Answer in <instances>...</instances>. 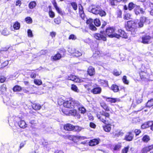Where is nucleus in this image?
Returning <instances> with one entry per match:
<instances>
[{
    "label": "nucleus",
    "mask_w": 153,
    "mask_h": 153,
    "mask_svg": "<svg viewBox=\"0 0 153 153\" xmlns=\"http://www.w3.org/2000/svg\"><path fill=\"white\" fill-rule=\"evenodd\" d=\"M63 104L64 107L67 108H72L76 107L78 108V110L81 113L84 114L86 112L85 109L82 106L81 103L78 101L73 99L64 102Z\"/></svg>",
    "instance_id": "f257e3e1"
},
{
    "label": "nucleus",
    "mask_w": 153,
    "mask_h": 153,
    "mask_svg": "<svg viewBox=\"0 0 153 153\" xmlns=\"http://www.w3.org/2000/svg\"><path fill=\"white\" fill-rule=\"evenodd\" d=\"M89 12L95 15L99 14L101 17L105 16L106 15L105 12L101 9L98 5H92L88 9Z\"/></svg>",
    "instance_id": "f03ea898"
},
{
    "label": "nucleus",
    "mask_w": 153,
    "mask_h": 153,
    "mask_svg": "<svg viewBox=\"0 0 153 153\" xmlns=\"http://www.w3.org/2000/svg\"><path fill=\"white\" fill-rule=\"evenodd\" d=\"M8 121H10V123L13 122L14 124L15 125V123H18L19 126L21 128H24L27 126V124L24 120H21L20 117L13 116L9 118Z\"/></svg>",
    "instance_id": "7ed1b4c3"
},
{
    "label": "nucleus",
    "mask_w": 153,
    "mask_h": 153,
    "mask_svg": "<svg viewBox=\"0 0 153 153\" xmlns=\"http://www.w3.org/2000/svg\"><path fill=\"white\" fill-rule=\"evenodd\" d=\"M97 117L101 121L105 124L110 123V114L104 111L101 112L97 114Z\"/></svg>",
    "instance_id": "20e7f679"
},
{
    "label": "nucleus",
    "mask_w": 153,
    "mask_h": 153,
    "mask_svg": "<svg viewBox=\"0 0 153 153\" xmlns=\"http://www.w3.org/2000/svg\"><path fill=\"white\" fill-rule=\"evenodd\" d=\"M137 23V22L133 21H128L126 26V30L131 32V34L134 35L136 30Z\"/></svg>",
    "instance_id": "39448f33"
},
{
    "label": "nucleus",
    "mask_w": 153,
    "mask_h": 153,
    "mask_svg": "<svg viewBox=\"0 0 153 153\" xmlns=\"http://www.w3.org/2000/svg\"><path fill=\"white\" fill-rule=\"evenodd\" d=\"M94 38L98 40H102L104 41L106 40V34L104 31H101L100 33H96L94 34Z\"/></svg>",
    "instance_id": "423d86ee"
},
{
    "label": "nucleus",
    "mask_w": 153,
    "mask_h": 153,
    "mask_svg": "<svg viewBox=\"0 0 153 153\" xmlns=\"http://www.w3.org/2000/svg\"><path fill=\"white\" fill-rule=\"evenodd\" d=\"M141 42L144 44H148L152 42V38L149 35H145L141 37Z\"/></svg>",
    "instance_id": "0eeeda50"
},
{
    "label": "nucleus",
    "mask_w": 153,
    "mask_h": 153,
    "mask_svg": "<svg viewBox=\"0 0 153 153\" xmlns=\"http://www.w3.org/2000/svg\"><path fill=\"white\" fill-rule=\"evenodd\" d=\"M115 31V29L113 27H109L107 28L105 31L106 35L111 38L115 37V35L116 33H114Z\"/></svg>",
    "instance_id": "6e6552de"
},
{
    "label": "nucleus",
    "mask_w": 153,
    "mask_h": 153,
    "mask_svg": "<svg viewBox=\"0 0 153 153\" xmlns=\"http://www.w3.org/2000/svg\"><path fill=\"white\" fill-rule=\"evenodd\" d=\"M118 33L119 34L116 33L115 35V37L119 38L120 37H121L125 38H127V36L126 34L123 30H122L121 29L119 30Z\"/></svg>",
    "instance_id": "1a4fd4ad"
},
{
    "label": "nucleus",
    "mask_w": 153,
    "mask_h": 153,
    "mask_svg": "<svg viewBox=\"0 0 153 153\" xmlns=\"http://www.w3.org/2000/svg\"><path fill=\"white\" fill-rule=\"evenodd\" d=\"M134 136V134L131 132H129L126 135L124 139L127 141H131L133 139Z\"/></svg>",
    "instance_id": "9d476101"
},
{
    "label": "nucleus",
    "mask_w": 153,
    "mask_h": 153,
    "mask_svg": "<svg viewBox=\"0 0 153 153\" xmlns=\"http://www.w3.org/2000/svg\"><path fill=\"white\" fill-rule=\"evenodd\" d=\"M146 18L144 17H141L139 21H136L135 22H137L138 25L139 27H143L144 23L146 21Z\"/></svg>",
    "instance_id": "9b49d317"
},
{
    "label": "nucleus",
    "mask_w": 153,
    "mask_h": 153,
    "mask_svg": "<svg viewBox=\"0 0 153 153\" xmlns=\"http://www.w3.org/2000/svg\"><path fill=\"white\" fill-rule=\"evenodd\" d=\"M66 79H67L73 81L75 82H79L80 80L77 77L75 76L70 74L66 77Z\"/></svg>",
    "instance_id": "f8f14e48"
},
{
    "label": "nucleus",
    "mask_w": 153,
    "mask_h": 153,
    "mask_svg": "<svg viewBox=\"0 0 153 153\" xmlns=\"http://www.w3.org/2000/svg\"><path fill=\"white\" fill-rule=\"evenodd\" d=\"M102 91L101 88L99 87L94 88L91 91V92L94 94H100Z\"/></svg>",
    "instance_id": "ddd939ff"
},
{
    "label": "nucleus",
    "mask_w": 153,
    "mask_h": 153,
    "mask_svg": "<svg viewBox=\"0 0 153 153\" xmlns=\"http://www.w3.org/2000/svg\"><path fill=\"white\" fill-rule=\"evenodd\" d=\"M153 149V145H151L144 148L141 150V153H147Z\"/></svg>",
    "instance_id": "4468645a"
},
{
    "label": "nucleus",
    "mask_w": 153,
    "mask_h": 153,
    "mask_svg": "<svg viewBox=\"0 0 153 153\" xmlns=\"http://www.w3.org/2000/svg\"><path fill=\"white\" fill-rule=\"evenodd\" d=\"M134 12L135 14L137 15L139 14L140 13H143L144 11L143 8H141L139 6H137L134 9Z\"/></svg>",
    "instance_id": "2eb2a0df"
},
{
    "label": "nucleus",
    "mask_w": 153,
    "mask_h": 153,
    "mask_svg": "<svg viewBox=\"0 0 153 153\" xmlns=\"http://www.w3.org/2000/svg\"><path fill=\"white\" fill-rule=\"evenodd\" d=\"M74 126L70 124H67L64 126V129L67 131H71L73 130Z\"/></svg>",
    "instance_id": "dca6fc26"
},
{
    "label": "nucleus",
    "mask_w": 153,
    "mask_h": 153,
    "mask_svg": "<svg viewBox=\"0 0 153 153\" xmlns=\"http://www.w3.org/2000/svg\"><path fill=\"white\" fill-rule=\"evenodd\" d=\"M87 71L88 74L91 76L94 75L95 73L94 69L92 66L88 68Z\"/></svg>",
    "instance_id": "f3484780"
},
{
    "label": "nucleus",
    "mask_w": 153,
    "mask_h": 153,
    "mask_svg": "<svg viewBox=\"0 0 153 153\" xmlns=\"http://www.w3.org/2000/svg\"><path fill=\"white\" fill-rule=\"evenodd\" d=\"M102 97L104 99H106V100L107 101L110 102L111 103H115L117 101V99L116 98L107 97L104 96H102Z\"/></svg>",
    "instance_id": "a211bd4d"
},
{
    "label": "nucleus",
    "mask_w": 153,
    "mask_h": 153,
    "mask_svg": "<svg viewBox=\"0 0 153 153\" xmlns=\"http://www.w3.org/2000/svg\"><path fill=\"white\" fill-rule=\"evenodd\" d=\"M98 143L99 141L96 139H93L89 142V145L91 146H94L98 144Z\"/></svg>",
    "instance_id": "6ab92c4d"
},
{
    "label": "nucleus",
    "mask_w": 153,
    "mask_h": 153,
    "mask_svg": "<svg viewBox=\"0 0 153 153\" xmlns=\"http://www.w3.org/2000/svg\"><path fill=\"white\" fill-rule=\"evenodd\" d=\"M111 125L110 124H107L103 126V129L105 131L109 132L111 129Z\"/></svg>",
    "instance_id": "aec40b11"
},
{
    "label": "nucleus",
    "mask_w": 153,
    "mask_h": 153,
    "mask_svg": "<svg viewBox=\"0 0 153 153\" xmlns=\"http://www.w3.org/2000/svg\"><path fill=\"white\" fill-rule=\"evenodd\" d=\"M122 0H110V3L112 6H115L117 5L118 2H120Z\"/></svg>",
    "instance_id": "412c9836"
},
{
    "label": "nucleus",
    "mask_w": 153,
    "mask_h": 153,
    "mask_svg": "<svg viewBox=\"0 0 153 153\" xmlns=\"http://www.w3.org/2000/svg\"><path fill=\"white\" fill-rule=\"evenodd\" d=\"M111 89L114 92H117L119 90L118 87L115 85H113L111 87Z\"/></svg>",
    "instance_id": "4be33fe9"
},
{
    "label": "nucleus",
    "mask_w": 153,
    "mask_h": 153,
    "mask_svg": "<svg viewBox=\"0 0 153 153\" xmlns=\"http://www.w3.org/2000/svg\"><path fill=\"white\" fill-rule=\"evenodd\" d=\"M99 82L100 84L104 87H107L108 85V81L105 80H100Z\"/></svg>",
    "instance_id": "5701e85b"
},
{
    "label": "nucleus",
    "mask_w": 153,
    "mask_h": 153,
    "mask_svg": "<svg viewBox=\"0 0 153 153\" xmlns=\"http://www.w3.org/2000/svg\"><path fill=\"white\" fill-rule=\"evenodd\" d=\"M36 5V3L34 1H32L30 2L29 4V7L30 9L34 8Z\"/></svg>",
    "instance_id": "b1692460"
},
{
    "label": "nucleus",
    "mask_w": 153,
    "mask_h": 153,
    "mask_svg": "<svg viewBox=\"0 0 153 153\" xmlns=\"http://www.w3.org/2000/svg\"><path fill=\"white\" fill-rule=\"evenodd\" d=\"M22 89L21 87L18 85H16L13 89V91L14 92L20 91Z\"/></svg>",
    "instance_id": "393cba45"
},
{
    "label": "nucleus",
    "mask_w": 153,
    "mask_h": 153,
    "mask_svg": "<svg viewBox=\"0 0 153 153\" xmlns=\"http://www.w3.org/2000/svg\"><path fill=\"white\" fill-rule=\"evenodd\" d=\"M41 106L39 104H33L32 105L33 108L36 110H39L41 108Z\"/></svg>",
    "instance_id": "a878e982"
},
{
    "label": "nucleus",
    "mask_w": 153,
    "mask_h": 153,
    "mask_svg": "<svg viewBox=\"0 0 153 153\" xmlns=\"http://www.w3.org/2000/svg\"><path fill=\"white\" fill-rule=\"evenodd\" d=\"M137 6L132 2L130 3L128 6V9L129 10H131L134 8H135Z\"/></svg>",
    "instance_id": "bb28decb"
},
{
    "label": "nucleus",
    "mask_w": 153,
    "mask_h": 153,
    "mask_svg": "<svg viewBox=\"0 0 153 153\" xmlns=\"http://www.w3.org/2000/svg\"><path fill=\"white\" fill-rule=\"evenodd\" d=\"M6 91V86L5 85H3L0 87V91L1 94L5 92Z\"/></svg>",
    "instance_id": "cd10ccee"
},
{
    "label": "nucleus",
    "mask_w": 153,
    "mask_h": 153,
    "mask_svg": "<svg viewBox=\"0 0 153 153\" xmlns=\"http://www.w3.org/2000/svg\"><path fill=\"white\" fill-rule=\"evenodd\" d=\"M147 107H151L153 106V98L149 100L146 103Z\"/></svg>",
    "instance_id": "c85d7f7f"
},
{
    "label": "nucleus",
    "mask_w": 153,
    "mask_h": 153,
    "mask_svg": "<svg viewBox=\"0 0 153 153\" xmlns=\"http://www.w3.org/2000/svg\"><path fill=\"white\" fill-rule=\"evenodd\" d=\"M101 106L106 111H109V109L106 104L104 102H102L100 103Z\"/></svg>",
    "instance_id": "c756f323"
},
{
    "label": "nucleus",
    "mask_w": 153,
    "mask_h": 153,
    "mask_svg": "<svg viewBox=\"0 0 153 153\" xmlns=\"http://www.w3.org/2000/svg\"><path fill=\"white\" fill-rule=\"evenodd\" d=\"M14 28L15 30H18L20 27V23L17 22L15 23L13 25Z\"/></svg>",
    "instance_id": "7c9ffc66"
},
{
    "label": "nucleus",
    "mask_w": 153,
    "mask_h": 153,
    "mask_svg": "<svg viewBox=\"0 0 153 153\" xmlns=\"http://www.w3.org/2000/svg\"><path fill=\"white\" fill-rule=\"evenodd\" d=\"M86 138V137H85L77 136H74L73 137V140H76H76H84Z\"/></svg>",
    "instance_id": "2f4dec72"
},
{
    "label": "nucleus",
    "mask_w": 153,
    "mask_h": 153,
    "mask_svg": "<svg viewBox=\"0 0 153 153\" xmlns=\"http://www.w3.org/2000/svg\"><path fill=\"white\" fill-rule=\"evenodd\" d=\"M61 57V55L59 53H57L53 57V59L55 60L60 59Z\"/></svg>",
    "instance_id": "473e14b6"
},
{
    "label": "nucleus",
    "mask_w": 153,
    "mask_h": 153,
    "mask_svg": "<svg viewBox=\"0 0 153 153\" xmlns=\"http://www.w3.org/2000/svg\"><path fill=\"white\" fill-rule=\"evenodd\" d=\"M1 33L4 36L10 34V32L7 28H5L2 31Z\"/></svg>",
    "instance_id": "72a5a7b5"
},
{
    "label": "nucleus",
    "mask_w": 153,
    "mask_h": 153,
    "mask_svg": "<svg viewBox=\"0 0 153 153\" xmlns=\"http://www.w3.org/2000/svg\"><path fill=\"white\" fill-rule=\"evenodd\" d=\"M94 23L97 27L100 26V22L98 19H96L94 21Z\"/></svg>",
    "instance_id": "f704fd0d"
},
{
    "label": "nucleus",
    "mask_w": 153,
    "mask_h": 153,
    "mask_svg": "<svg viewBox=\"0 0 153 153\" xmlns=\"http://www.w3.org/2000/svg\"><path fill=\"white\" fill-rule=\"evenodd\" d=\"M71 4L74 10H76L77 9V6L76 3L72 2L71 3Z\"/></svg>",
    "instance_id": "c9c22d12"
},
{
    "label": "nucleus",
    "mask_w": 153,
    "mask_h": 153,
    "mask_svg": "<svg viewBox=\"0 0 153 153\" xmlns=\"http://www.w3.org/2000/svg\"><path fill=\"white\" fill-rule=\"evenodd\" d=\"M71 88L72 90L77 92H79V90L78 89L77 87L74 85H72Z\"/></svg>",
    "instance_id": "e433bc0d"
},
{
    "label": "nucleus",
    "mask_w": 153,
    "mask_h": 153,
    "mask_svg": "<svg viewBox=\"0 0 153 153\" xmlns=\"http://www.w3.org/2000/svg\"><path fill=\"white\" fill-rule=\"evenodd\" d=\"M129 146H127L126 147H125L122 150L121 153H127L129 149Z\"/></svg>",
    "instance_id": "4c0bfd02"
},
{
    "label": "nucleus",
    "mask_w": 153,
    "mask_h": 153,
    "mask_svg": "<svg viewBox=\"0 0 153 153\" xmlns=\"http://www.w3.org/2000/svg\"><path fill=\"white\" fill-rule=\"evenodd\" d=\"M150 140L149 137L147 135L144 136L143 138V140L145 142H147Z\"/></svg>",
    "instance_id": "58836bf2"
},
{
    "label": "nucleus",
    "mask_w": 153,
    "mask_h": 153,
    "mask_svg": "<svg viewBox=\"0 0 153 153\" xmlns=\"http://www.w3.org/2000/svg\"><path fill=\"white\" fill-rule=\"evenodd\" d=\"M131 14L127 13H126L124 14V19H125L128 20L131 18Z\"/></svg>",
    "instance_id": "ea45409f"
},
{
    "label": "nucleus",
    "mask_w": 153,
    "mask_h": 153,
    "mask_svg": "<svg viewBox=\"0 0 153 153\" xmlns=\"http://www.w3.org/2000/svg\"><path fill=\"white\" fill-rule=\"evenodd\" d=\"M81 129L82 128L78 126H74L73 130L74 131L79 132L80 131Z\"/></svg>",
    "instance_id": "a19ab883"
},
{
    "label": "nucleus",
    "mask_w": 153,
    "mask_h": 153,
    "mask_svg": "<svg viewBox=\"0 0 153 153\" xmlns=\"http://www.w3.org/2000/svg\"><path fill=\"white\" fill-rule=\"evenodd\" d=\"M34 83L36 85H40L42 84V82L41 80L35 79Z\"/></svg>",
    "instance_id": "79ce46f5"
},
{
    "label": "nucleus",
    "mask_w": 153,
    "mask_h": 153,
    "mask_svg": "<svg viewBox=\"0 0 153 153\" xmlns=\"http://www.w3.org/2000/svg\"><path fill=\"white\" fill-rule=\"evenodd\" d=\"M121 147V144H119L116 145L114 148V150H117L120 149Z\"/></svg>",
    "instance_id": "37998d69"
},
{
    "label": "nucleus",
    "mask_w": 153,
    "mask_h": 153,
    "mask_svg": "<svg viewBox=\"0 0 153 153\" xmlns=\"http://www.w3.org/2000/svg\"><path fill=\"white\" fill-rule=\"evenodd\" d=\"M69 114L71 115L74 116L76 114V111L74 110H71L69 111Z\"/></svg>",
    "instance_id": "c03bdc74"
},
{
    "label": "nucleus",
    "mask_w": 153,
    "mask_h": 153,
    "mask_svg": "<svg viewBox=\"0 0 153 153\" xmlns=\"http://www.w3.org/2000/svg\"><path fill=\"white\" fill-rule=\"evenodd\" d=\"M25 20L26 22L30 24L32 22V19L31 18L29 17H26L25 19Z\"/></svg>",
    "instance_id": "a18cd8bd"
},
{
    "label": "nucleus",
    "mask_w": 153,
    "mask_h": 153,
    "mask_svg": "<svg viewBox=\"0 0 153 153\" xmlns=\"http://www.w3.org/2000/svg\"><path fill=\"white\" fill-rule=\"evenodd\" d=\"M123 82L126 84H128V81L127 79L126 76H123Z\"/></svg>",
    "instance_id": "49530a36"
},
{
    "label": "nucleus",
    "mask_w": 153,
    "mask_h": 153,
    "mask_svg": "<svg viewBox=\"0 0 153 153\" xmlns=\"http://www.w3.org/2000/svg\"><path fill=\"white\" fill-rule=\"evenodd\" d=\"M93 23V20L92 19H89L87 20L86 21V23L89 25V26L91 25Z\"/></svg>",
    "instance_id": "de8ad7c7"
},
{
    "label": "nucleus",
    "mask_w": 153,
    "mask_h": 153,
    "mask_svg": "<svg viewBox=\"0 0 153 153\" xmlns=\"http://www.w3.org/2000/svg\"><path fill=\"white\" fill-rule=\"evenodd\" d=\"M54 21L56 24H59L61 22L60 19L59 18L55 19L54 20Z\"/></svg>",
    "instance_id": "09e8293b"
},
{
    "label": "nucleus",
    "mask_w": 153,
    "mask_h": 153,
    "mask_svg": "<svg viewBox=\"0 0 153 153\" xmlns=\"http://www.w3.org/2000/svg\"><path fill=\"white\" fill-rule=\"evenodd\" d=\"M73 54H74V55L76 56H81L82 54L81 52L79 51H77L75 52V53H73ZM72 53H71V54Z\"/></svg>",
    "instance_id": "8fccbe9b"
},
{
    "label": "nucleus",
    "mask_w": 153,
    "mask_h": 153,
    "mask_svg": "<svg viewBox=\"0 0 153 153\" xmlns=\"http://www.w3.org/2000/svg\"><path fill=\"white\" fill-rule=\"evenodd\" d=\"M149 123H144L141 126V127L143 129H144L148 127H149Z\"/></svg>",
    "instance_id": "3c124183"
},
{
    "label": "nucleus",
    "mask_w": 153,
    "mask_h": 153,
    "mask_svg": "<svg viewBox=\"0 0 153 153\" xmlns=\"http://www.w3.org/2000/svg\"><path fill=\"white\" fill-rule=\"evenodd\" d=\"M28 36L29 37H32L33 36V35L32 31L30 29H29L27 31Z\"/></svg>",
    "instance_id": "603ef678"
},
{
    "label": "nucleus",
    "mask_w": 153,
    "mask_h": 153,
    "mask_svg": "<svg viewBox=\"0 0 153 153\" xmlns=\"http://www.w3.org/2000/svg\"><path fill=\"white\" fill-rule=\"evenodd\" d=\"M49 14L50 17L53 18L55 16V14L53 12L52 10H50L49 12Z\"/></svg>",
    "instance_id": "864d4df0"
},
{
    "label": "nucleus",
    "mask_w": 153,
    "mask_h": 153,
    "mask_svg": "<svg viewBox=\"0 0 153 153\" xmlns=\"http://www.w3.org/2000/svg\"><path fill=\"white\" fill-rule=\"evenodd\" d=\"M89 26V27L90 29L92 30H96L97 28L95 27L94 25L92 24L91 25H90Z\"/></svg>",
    "instance_id": "5fc2aeb1"
},
{
    "label": "nucleus",
    "mask_w": 153,
    "mask_h": 153,
    "mask_svg": "<svg viewBox=\"0 0 153 153\" xmlns=\"http://www.w3.org/2000/svg\"><path fill=\"white\" fill-rule=\"evenodd\" d=\"M124 133L121 131H120L118 133L115 134V135L117 137H119L120 136H123Z\"/></svg>",
    "instance_id": "6e6d98bb"
},
{
    "label": "nucleus",
    "mask_w": 153,
    "mask_h": 153,
    "mask_svg": "<svg viewBox=\"0 0 153 153\" xmlns=\"http://www.w3.org/2000/svg\"><path fill=\"white\" fill-rule=\"evenodd\" d=\"M69 39H70L75 40L76 39V37L74 35L71 34L70 36Z\"/></svg>",
    "instance_id": "4d7b16f0"
},
{
    "label": "nucleus",
    "mask_w": 153,
    "mask_h": 153,
    "mask_svg": "<svg viewBox=\"0 0 153 153\" xmlns=\"http://www.w3.org/2000/svg\"><path fill=\"white\" fill-rule=\"evenodd\" d=\"M56 35V33L54 32H52L50 33V36L52 38L55 37Z\"/></svg>",
    "instance_id": "13d9d810"
},
{
    "label": "nucleus",
    "mask_w": 153,
    "mask_h": 153,
    "mask_svg": "<svg viewBox=\"0 0 153 153\" xmlns=\"http://www.w3.org/2000/svg\"><path fill=\"white\" fill-rule=\"evenodd\" d=\"M6 78L3 76H0V82L3 83L4 82Z\"/></svg>",
    "instance_id": "bf43d9fd"
},
{
    "label": "nucleus",
    "mask_w": 153,
    "mask_h": 153,
    "mask_svg": "<svg viewBox=\"0 0 153 153\" xmlns=\"http://www.w3.org/2000/svg\"><path fill=\"white\" fill-rule=\"evenodd\" d=\"M36 73L34 72H32L30 74V77L31 78L34 79L36 76Z\"/></svg>",
    "instance_id": "052dcab7"
},
{
    "label": "nucleus",
    "mask_w": 153,
    "mask_h": 153,
    "mask_svg": "<svg viewBox=\"0 0 153 153\" xmlns=\"http://www.w3.org/2000/svg\"><path fill=\"white\" fill-rule=\"evenodd\" d=\"M79 12L80 13H83V7L82 6L81 4H80L79 5Z\"/></svg>",
    "instance_id": "680f3d73"
},
{
    "label": "nucleus",
    "mask_w": 153,
    "mask_h": 153,
    "mask_svg": "<svg viewBox=\"0 0 153 153\" xmlns=\"http://www.w3.org/2000/svg\"><path fill=\"white\" fill-rule=\"evenodd\" d=\"M90 126L92 128H96V125L94 123L91 122L90 124Z\"/></svg>",
    "instance_id": "e2e57ef3"
},
{
    "label": "nucleus",
    "mask_w": 153,
    "mask_h": 153,
    "mask_svg": "<svg viewBox=\"0 0 153 153\" xmlns=\"http://www.w3.org/2000/svg\"><path fill=\"white\" fill-rule=\"evenodd\" d=\"M134 132L136 134V135H137L141 132V131L140 130L136 129L134 130Z\"/></svg>",
    "instance_id": "0e129e2a"
},
{
    "label": "nucleus",
    "mask_w": 153,
    "mask_h": 153,
    "mask_svg": "<svg viewBox=\"0 0 153 153\" xmlns=\"http://www.w3.org/2000/svg\"><path fill=\"white\" fill-rule=\"evenodd\" d=\"M114 74L116 76H118L121 74V72L117 71H114Z\"/></svg>",
    "instance_id": "69168bd1"
},
{
    "label": "nucleus",
    "mask_w": 153,
    "mask_h": 153,
    "mask_svg": "<svg viewBox=\"0 0 153 153\" xmlns=\"http://www.w3.org/2000/svg\"><path fill=\"white\" fill-rule=\"evenodd\" d=\"M149 125H151V129L153 131V122H149Z\"/></svg>",
    "instance_id": "338daca9"
},
{
    "label": "nucleus",
    "mask_w": 153,
    "mask_h": 153,
    "mask_svg": "<svg viewBox=\"0 0 153 153\" xmlns=\"http://www.w3.org/2000/svg\"><path fill=\"white\" fill-rule=\"evenodd\" d=\"M56 9L59 13L61 14L62 13L61 10L59 7L56 8Z\"/></svg>",
    "instance_id": "774afa93"
}]
</instances>
